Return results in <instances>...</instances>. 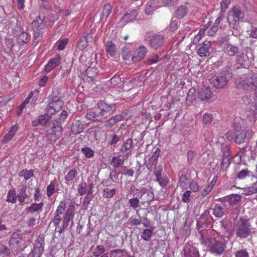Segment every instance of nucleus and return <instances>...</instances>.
<instances>
[{"label": "nucleus", "instance_id": "nucleus-1", "mask_svg": "<svg viewBox=\"0 0 257 257\" xmlns=\"http://www.w3.org/2000/svg\"><path fill=\"white\" fill-rule=\"evenodd\" d=\"M66 203L62 201L58 206L54 214L53 220V223L57 226H59L60 221L63 220L62 225L61 226L59 232L61 234L64 232L67 228L70 220H72L74 216L75 205L72 203L69 205L68 208L65 211Z\"/></svg>", "mask_w": 257, "mask_h": 257}, {"label": "nucleus", "instance_id": "nucleus-2", "mask_svg": "<svg viewBox=\"0 0 257 257\" xmlns=\"http://www.w3.org/2000/svg\"><path fill=\"white\" fill-rule=\"evenodd\" d=\"M99 108L94 110H90L86 114L88 120L100 121L109 117L116 110L114 104H108L105 102L100 101L98 103Z\"/></svg>", "mask_w": 257, "mask_h": 257}, {"label": "nucleus", "instance_id": "nucleus-3", "mask_svg": "<svg viewBox=\"0 0 257 257\" xmlns=\"http://www.w3.org/2000/svg\"><path fill=\"white\" fill-rule=\"evenodd\" d=\"M232 77L231 69L228 67L223 68L221 72L212 76L209 80L211 85L217 89L224 88Z\"/></svg>", "mask_w": 257, "mask_h": 257}, {"label": "nucleus", "instance_id": "nucleus-4", "mask_svg": "<svg viewBox=\"0 0 257 257\" xmlns=\"http://www.w3.org/2000/svg\"><path fill=\"white\" fill-rule=\"evenodd\" d=\"M234 230L237 237L240 239L247 237L251 232L249 220L240 217L235 224Z\"/></svg>", "mask_w": 257, "mask_h": 257}, {"label": "nucleus", "instance_id": "nucleus-5", "mask_svg": "<svg viewBox=\"0 0 257 257\" xmlns=\"http://www.w3.org/2000/svg\"><path fill=\"white\" fill-rule=\"evenodd\" d=\"M209 250L216 255H220L223 253L226 247V243L216 238L210 237L209 240Z\"/></svg>", "mask_w": 257, "mask_h": 257}, {"label": "nucleus", "instance_id": "nucleus-6", "mask_svg": "<svg viewBox=\"0 0 257 257\" xmlns=\"http://www.w3.org/2000/svg\"><path fill=\"white\" fill-rule=\"evenodd\" d=\"M212 217L210 214L209 209H206L201 215L197 222V227L207 228L212 225Z\"/></svg>", "mask_w": 257, "mask_h": 257}, {"label": "nucleus", "instance_id": "nucleus-7", "mask_svg": "<svg viewBox=\"0 0 257 257\" xmlns=\"http://www.w3.org/2000/svg\"><path fill=\"white\" fill-rule=\"evenodd\" d=\"M45 241L42 237L39 236L35 241L33 249L31 251V257H41L44 250Z\"/></svg>", "mask_w": 257, "mask_h": 257}, {"label": "nucleus", "instance_id": "nucleus-8", "mask_svg": "<svg viewBox=\"0 0 257 257\" xmlns=\"http://www.w3.org/2000/svg\"><path fill=\"white\" fill-rule=\"evenodd\" d=\"M63 105V102L62 100L56 97H53L47 105L46 111L48 112V114L53 115L62 109Z\"/></svg>", "mask_w": 257, "mask_h": 257}, {"label": "nucleus", "instance_id": "nucleus-9", "mask_svg": "<svg viewBox=\"0 0 257 257\" xmlns=\"http://www.w3.org/2000/svg\"><path fill=\"white\" fill-rule=\"evenodd\" d=\"M240 85L244 90L254 91L257 88V77L254 75L248 76L242 80Z\"/></svg>", "mask_w": 257, "mask_h": 257}, {"label": "nucleus", "instance_id": "nucleus-10", "mask_svg": "<svg viewBox=\"0 0 257 257\" xmlns=\"http://www.w3.org/2000/svg\"><path fill=\"white\" fill-rule=\"evenodd\" d=\"M228 21H229V20H232V21L234 22V23L232 24V28H234L236 23H238L239 20L242 19L244 16L243 12L239 7H233L228 12Z\"/></svg>", "mask_w": 257, "mask_h": 257}, {"label": "nucleus", "instance_id": "nucleus-11", "mask_svg": "<svg viewBox=\"0 0 257 257\" xmlns=\"http://www.w3.org/2000/svg\"><path fill=\"white\" fill-rule=\"evenodd\" d=\"M164 42L165 38L163 35L153 34L150 37L149 45L152 48L157 50L164 45Z\"/></svg>", "mask_w": 257, "mask_h": 257}, {"label": "nucleus", "instance_id": "nucleus-12", "mask_svg": "<svg viewBox=\"0 0 257 257\" xmlns=\"http://www.w3.org/2000/svg\"><path fill=\"white\" fill-rule=\"evenodd\" d=\"M89 66L85 71V75L84 79L91 85L95 84V79L97 76L98 71L95 67L92 66Z\"/></svg>", "mask_w": 257, "mask_h": 257}, {"label": "nucleus", "instance_id": "nucleus-13", "mask_svg": "<svg viewBox=\"0 0 257 257\" xmlns=\"http://www.w3.org/2000/svg\"><path fill=\"white\" fill-rule=\"evenodd\" d=\"M183 251L184 257H200L198 249L191 243L188 242L185 244Z\"/></svg>", "mask_w": 257, "mask_h": 257}, {"label": "nucleus", "instance_id": "nucleus-14", "mask_svg": "<svg viewBox=\"0 0 257 257\" xmlns=\"http://www.w3.org/2000/svg\"><path fill=\"white\" fill-rule=\"evenodd\" d=\"M222 48L225 54L230 57L235 56L239 51L238 46L228 43L223 44Z\"/></svg>", "mask_w": 257, "mask_h": 257}, {"label": "nucleus", "instance_id": "nucleus-15", "mask_svg": "<svg viewBox=\"0 0 257 257\" xmlns=\"http://www.w3.org/2000/svg\"><path fill=\"white\" fill-rule=\"evenodd\" d=\"M52 115L48 114L46 111L44 114L40 115L38 118L32 121V124L33 126H37L39 125L44 126L50 120Z\"/></svg>", "mask_w": 257, "mask_h": 257}, {"label": "nucleus", "instance_id": "nucleus-16", "mask_svg": "<svg viewBox=\"0 0 257 257\" xmlns=\"http://www.w3.org/2000/svg\"><path fill=\"white\" fill-rule=\"evenodd\" d=\"M210 42L205 41L202 43L198 49L197 53L200 57H207L210 55Z\"/></svg>", "mask_w": 257, "mask_h": 257}, {"label": "nucleus", "instance_id": "nucleus-17", "mask_svg": "<svg viewBox=\"0 0 257 257\" xmlns=\"http://www.w3.org/2000/svg\"><path fill=\"white\" fill-rule=\"evenodd\" d=\"M147 53V49L144 46H141L134 52L132 60L134 62H137L143 59Z\"/></svg>", "mask_w": 257, "mask_h": 257}, {"label": "nucleus", "instance_id": "nucleus-18", "mask_svg": "<svg viewBox=\"0 0 257 257\" xmlns=\"http://www.w3.org/2000/svg\"><path fill=\"white\" fill-rule=\"evenodd\" d=\"M249 135L250 133L248 132L242 130L236 135L235 142L238 144L247 143L250 138Z\"/></svg>", "mask_w": 257, "mask_h": 257}, {"label": "nucleus", "instance_id": "nucleus-19", "mask_svg": "<svg viewBox=\"0 0 257 257\" xmlns=\"http://www.w3.org/2000/svg\"><path fill=\"white\" fill-rule=\"evenodd\" d=\"M60 58L61 56L59 55H56L54 58L51 59L45 66V70L49 72L57 67L60 64Z\"/></svg>", "mask_w": 257, "mask_h": 257}, {"label": "nucleus", "instance_id": "nucleus-20", "mask_svg": "<svg viewBox=\"0 0 257 257\" xmlns=\"http://www.w3.org/2000/svg\"><path fill=\"white\" fill-rule=\"evenodd\" d=\"M220 225L223 230L228 233L227 237L229 238L233 235V231L232 222L227 219H223L219 222Z\"/></svg>", "mask_w": 257, "mask_h": 257}, {"label": "nucleus", "instance_id": "nucleus-21", "mask_svg": "<svg viewBox=\"0 0 257 257\" xmlns=\"http://www.w3.org/2000/svg\"><path fill=\"white\" fill-rule=\"evenodd\" d=\"M212 93L210 88L203 87L198 91V97L201 100H206L210 99Z\"/></svg>", "mask_w": 257, "mask_h": 257}, {"label": "nucleus", "instance_id": "nucleus-22", "mask_svg": "<svg viewBox=\"0 0 257 257\" xmlns=\"http://www.w3.org/2000/svg\"><path fill=\"white\" fill-rule=\"evenodd\" d=\"M198 233L197 236L199 238L200 242L202 244L204 245H207V240H209L210 238H208V231L206 228L202 227H197Z\"/></svg>", "mask_w": 257, "mask_h": 257}, {"label": "nucleus", "instance_id": "nucleus-23", "mask_svg": "<svg viewBox=\"0 0 257 257\" xmlns=\"http://www.w3.org/2000/svg\"><path fill=\"white\" fill-rule=\"evenodd\" d=\"M84 124L79 120H75L72 124L71 133L73 135L80 134L83 130Z\"/></svg>", "mask_w": 257, "mask_h": 257}, {"label": "nucleus", "instance_id": "nucleus-24", "mask_svg": "<svg viewBox=\"0 0 257 257\" xmlns=\"http://www.w3.org/2000/svg\"><path fill=\"white\" fill-rule=\"evenodd\" d=\"M140 82L139 79L136 78L132 79L128 82L122 80V88L124 91H130L131 89L136 88Z\"/></svg>", "mask_w": 257, "mask_h": 257}, {"label": "nucleus", "instance_id": "nucleus-25", "mask_svg": "<svg viewBox=\"0 0 257 257\" xmlns=\"http://www.w3.org/2000/svg\"><path fill=\"white\" fill-rule=\"evenodd\" d=\"M33 31H42L45 27L43 23V19L40 16L37 17L35 20L32 23Z\"/></svg>", "mask_w": 257, "mask_h": 257}, {"label": "nucleus", "instance_id": "nucleus-26", "mask_svg": "<svg viewBox=\"0 0 257 257\" xmlns=\"http://www.w3.org/2000/svg\"><path fill=\"white\" fill-rule=\"evenodd\" d=\"M236 176L239 179H243L246 177H250L253 180V181L256 182V178L254 177L253 173L248 169L241 170L237 173Z\"/></svg>", "mask_w": 257, "mask_h": 257}, {"label": "nucleus", "instance_id": "nucleus-27", "mask_svg": "<svg viewBox=\"0 0 257 257\" xmlns=\"http://www.w3.org/2000/svg\"><path fill=\"white\" fill-rule=\"evenodd\" d=\"M226 210L220 204H215L214 208H213V214L214 215L218 218L222 217L225 215Z\"/></svg>", "mask_w": 257, "mask_h": 257}, {"label": "nucleus", "instance_id": "nucleus-28", "mask_svg": "<svg viewBox=\"0 0 257 257\" xmlns=\"http://www.w3.org/2000/svg\"><path fill=\"white\" fill-rule=\"evenodd\" d=\"M52 130V134L54 135L57 138L60 137L62 135L63 129L62 124L58 121H54L53 122V126L51 127Z\"/></svg>", "mask_w": 257, "mask_h": 257}, {"label": "nucleus", "instance_id": "nucleus-29", "mask_svg": "<svg viewBox=\"0 0 257 257\" xmlns=\"http://www.w3.org/2000/svg\"><path fill=\"white\" fill-rule=\"evenodd\" d=\"M227 202L230 206L235 205L239 203L241 201V197L237 194H232L228 195Z\"/></svg>", "mask_w": 257, "mask_h": 257}, {"label": "nucleus", "instance_id": "nucleus-30", "mask_svg": "<svg viewBox=\"0 0 257 257\" xmlns=\"http://www.w3.org/2000/svg\"><path fill=\"white\" fill-rule=\"evenodd\" d=\"M30 35L25 31L19 35L17 38V43L19 45H24L30 41Z\"/></svg>", "mask_w": 257, "mask_h": 257}, {"label": "nucleus", "instance_id": "nucleus-31", "mask_svg": "<svg viewBox=\"0 0 257 257\" xmlns=\"http://www.w3.org/2000/svg\"><path fill=\"white\" fill-rule=\"evenodd\" d=\"M124 116H123L122 114L117 115L111 117L106 121L105 125L107 127H111L115 123L122 120Z\"/></svg>", "mask_w": 257, "mask_h": 257}, {"label": "nucleus", "instance_id": "nucleus-32", "mask_svg": "<svg viewBox=\"0 0 257 257\" xmlns=\"http://www.w3.org/2000/svg\"><path fill=\"white\" fill-rule=\"evenodd\" d=\"M26 189L27 185L23 184L17 195L18 200L21 203L24 202L25 199L28 197V195L26 193Z\"/></svg>", "mask_w": 257, "mask_h": 257}, {"label": "nucleus", "instance_id": "nucleus-33", "mask_svg": "<svg viewBox=\"0 0 257 257\" xmlns=\"http://www.w3.org/2000/svg\"><path fill=\"white\" fill-rule=\"evenodd\" d=\"M43 205V202H40L38 204L36 203H32L30 207L27 208L26 210L27 213L32 214L34 212L41 210Z\"/></svg>", "mask_w": 257, "mask_h": 257}, {"label": "nucleus", "instance_id": "nucleus-34", "mask_svg": "<svg viewBox=\"0 0 257 257\" xmlns=\"http://www.w3.org/2000/svg\"><path fill=\"white\" fill-rule=\"evenodd\" d=\"M22 241V237L17 232H14L12 234V237L10 239V246L18 245L20 246V243Z\"/></svg>", "mask_w": 257, "mask_h": 257}, {"label": "nucleus", "instance_id": "nucleus-35", "mask_svg": "<svg viewBox=\"0 0 257 257\" xmlns=\"http://www.w3.org/2000/svg\"><path fill=\"white\" fill-rule=\"evenodd\" d=\"M133 145V140L131 138L124 141L121 146L120 149V153L124 154L127 151L130 150Z\"/></svg>", "mask_w": 257, "mask_h": 257}, {"label": "nucleus", "instance_id": "nucleus-36", "mask_svg": "<svg viewBox=\"0 0 257 257\" xmlns=\"http://www.w3.org/2000/svg\"><path fill=\"white\" fill-rule=\"evenodd\" d=\"M161 150L159 148H157L153 153L152 157L149 158V165H150L151 167L156 165Z\"/></svg>", "mask_w": 257, "mask_h": 257}, {"label": "nucleus", "instance_id": "nucleus-37", "mask_svg": "<svg viewBox=\"0 0 257 257\" xmlns=\"http://www.w3.org/2000/svg\"><path fill=\"white\" fill-rule=\"evenodd\" d=\"M195 92L196 89L192 87L189 89L186 97V102L188 105H191L196 99Z\"/></svg>", "mask_w": 257, "mask_h": 257}, {"label": "nucleus", "instance_id": "nucleus-38", "mask_svg": "<svg viewBox=\"0 0 257 257\" xmlns=\"http://www.w3.org/2000/svg\"><path fill=\"white\" fill-rule=\"evenodd\" d=\"M137 16V13L135 11H133L130 13H126L122 18V20L126 22H132L136 20V18Z\"/></svg>", "mask_w": 257, "mask_h": 257}, {"label": "nucleus", "instance_id": "nucleus-39", "mask_svg": "<svg viewBox=\"0 0 257 257\" xmlns=\"http://www.w3.org/2000/svg\"><path fill=\"white\" fill-rule=\"evenodd\" d=\"M161 58L157 54H153L148 58V59L145 62L146 65H151L157 63L161 60Z\"/></svg>", "mask_w": 257, "mask_h": 257}, {"label": "nucleus", "instance_id": "nucleus-40", "mask_svg": "<svg viewBox=\"0 0 257 257\" xmlns=\"http://www.w3.org/2000/svg\"><path fill=\"white\" fill-rule=\"evenodd\" d=\"M187 12V7L185 6H181L179 7L175 11V15L178 18L181 19L186 16Z\"/></svg>", "mask_w": 257, "mask_h": 257}, {"label": "nucleus", "instance_id": "nucleus-41", "mask_svg": "<svg viewBox=\"0 0 257 257\" xmlns=\"http://www.w3.org/2000/svg\"><path fill=\"white\" fill-rule=\"evenodd\" d=\"M211 22H208L206 25H205L203 28H201L198 32V34L195 37L194 41L196 42H198L201 39L202 35H203L205 32V31L208 29V28L211 26Z\"/></svg>", "mask_w": 257, "mask_h": 257}, {"label": "nucleus", "instance_id": "nucleus-42", "mask_svg": "<svg viewBox=\"0 0 257 257\" xmlns=\"http://www.w3.org/2000/svg\"><path fill=\"white\" fill-rule=\"evenodd\" d=\"M116 192L115 188L110 189L108 188H104L102 191V196L106 198H112Z\"/></svg>", "mask_w": 257, "mask_h": 257}, {"label": "nucleus", "instance_id": "nucleus-43", "mask_svg": "<svg viewBox=\"0 0 257 257\" xmlns=\"http://www.w3.org/2000/svg\"><path fill=\"white\" fill-rule=\"evenodd\" d=\"M106 49L107 52L111 55L114 56L116 55V46L111 41L107 42L106 45Z\"/></svg>", "mask_w": 257, "mask_h": 257}, {"label": "nucleus", "instance_id": "nucleus-44", "mask_svg": "<svg viewBox=\"0 0 257 257\" xmlns=\"http://www.w3.org/2000/svg\"><path fill=\"white\" fill-rule=\"evenodd\" d=\"M124 163V160L120 158L119 156L113 157L111 161V164L114 168L116 169L119 167Z\"/></svg>", "mask_w": 257, "mask_h": 257}, {"label": "nucleus", "instance_id": "nucleus-45", "mask_svg": "<svg viewBox=\"0 0 257 257\" xmlns=\"http://www.w3.org/2000/svg\"><path fill=\"white\" fill-rule=\"evenodd\" d=\"M121 82H122V80H121V78L119 76L115 75L109 81L107 82L106 85H107L109 87H112Z\"/></svg>", "mask_w": 257, "mask_h": 257}, {"label": "nucleus", "instance_id": "nucleus-46", "mask_svg": "<svg viewBox=\"0 0 257 257\" xmlns=\"http://www.w3.org/2000/svg\"><path fill=\"white\" fill-rule=\"evenodd\" d=\"M17 195L16 191L14 189L9 190L7 196V201L12 203H16L17 202Z\"/></svg>", "mask_w": 257, "mask_h": 257}, {"label": "nucleus", "instance_id": "nucleus-47", "mask_svg": "<svg viewBox=\"0 0 257 257\" xmlns=\"http://www.w3.org/2000/svg\"><path fill=\"white\" fill-rule=\"evenodd\" d=\"M237 61L240 65L243 67H245L248 63V57L246 54L242 53L237 58Z\"/></svg>", "mask_w": 257, "mask_h": 257}, {"label": "nucleus", "instance_id": "nucleus-48", "mask_svg": "<svg viewBox=\"0 0 257 257\" xmlns=\"http://www.w3.org/2000/svg\"><path fill=\"white\" fill-rule=\"evenodd\" d=\"M156 181L162 187H165L169 183V179L167 176H162V175L156 177Z\"/></svg>", "mask_w": 257, "mask_h": 257}, {"label": "nucleus", "instance_id": "nucleus-49", "mask_svg": "<svg viewBox=\"0 0 257 257\" xmlns=\"http://www.w3.org/2000/svg\"><path fill=\"white\" fill-rule=\"evenodd\" d=\"M141 236V238L145 241L151 240L152 236V230L148 228L145 229Z\"/></svg>", "mask_w": 257, "mask_h": 257}, {"label": "nucleus", "instance_id": "nucleus-50", "mask_svg": "<svg viewBox=\"0 0 257 257\" xmlns=\"http://www.w3.org/2000/svg\"><path fill=\"white\" fill-rule=\"evenodd\" d=\"M105 250L104 246L101 245H99L96 246L93 252V255L95 257H98L104 254L103 253L105 252Z\"/></svg>", "mask_w": 257, "mask_h": 257}, {"label": "nucleus", "instance_id": "nucleus-51", "mask_svg": "<svg viewBox=\"0 0 257 257\" xmlns=\"http://www.w3.org/2000/svg\"><path fill=\"white\" fill-rule=\"evenodd\" d=\"M77 191L80 195L82 196L84 195L87 191L86 182H82L80 183L78 186Z\"/></svg>", "mask_w": 257, "mask_h": 257}, {"label": "nucleus", "instance_id": "nucleus-52", "mask_svg": "<svg viewBox=\"0 0 257 257\" xmlns=\"http://www.w3.org/2000/svg\"><path fill=\"white\" fill-rule=\"evenodd\" d=\"M144 196H147V198L143 199L142 203L145 202H150L153 200L154 198L153 193L152 192L145 191V192H144L143 194L141 195L140 198L142 199Z\"/></svg>", "mask_w": 257, "mask_h": 257}, {"label": "nucleus", "instance_id": "nucleus-53", "mask_svg": "<svg viewBox=\"0 0 257 257\" xmlns=\"http://www.w3.org/2000/svg\"><path fill=\"white\" fill-rule=\"evenodd\" d=\"M34 41L36 44L39 43L43 39V33L42 31H33Z\"/></svg>", "mask_w": 257, "mask_h": 257}, {"label": "nucleus", "instance_id": "nucleus-54", "mask_svg": "<svg viewBox=\"0 0 257 257\" xmlns=\"http://www.w3.org/2000/svg\"><path fill=\"white\" fill-rule=\"evenodd\" d=\"M19 175L20 177H24L25 180H28L33 175V173L31 170L28 171L27 170H23L19 173Z\"/></svg>", "mask_w": 257, "mask_h": 257}, {"label": "nucleus", "instance_id": "nucleus-55", "mask_svg": "<svg viewBox=\"0 0 257 257\" xmlns=\"http://www.w3.org/2000/svg\"><path fill=\"white\" fill-rule=\"evenodd\" d=\"M77 173L75 170L72 169L70 170L68 174L65 176V179L67 182H69L75 177Z\"/></svg>", "mask_w": 257, "mask_h": 257}, {"label": "nucleus", "instance_id": "nucleus-56", "mask_svg": "<svg viewBox=\"0 0 257 257\" xmlns=\"http://www.w3.org/2000/svg\"><path fill=\"white\" fill-rule=\"evenodd\" d=\"M81 151L86 158H90L93 157L94 155L93 151L90 148H83L81 149Z\"/></svg>", "mask_w": 257, "mask_h": 257}, {"label": "nucleus", "instance_id": "nucleus-57", "mask_svg": "<svg viewBox=\"0 0 257 257\" xmlns=\"http://www.w3.org/2000/svg\"><path fill=\"white\" fill-rule=\"evenodd\" d=\"M11 254V250L6 245L0 243V254L9 256Z\"/></svg>", "mask_w": 257, "mask_h": 257}, {"label": "nucleus", "instance_id": "nucleus-58", "mask_svg": "<svg viewBox=\"0 0 257 257\" xmlns=\"http://www.w3.org/2000/svg\"><path fill=\"white\" fill-rule=\"evenodd\" d=\"M68 116V112L66 110H63L61 113L59 115L58 118L54 120V121H58L60 122L61 124L62 123H64L65 121V119Z\"/></svg>", "mask_w": 257, "mask_h": 257}, {"label": "nucleus", "instance_id": "nucleus-59", "mask_svg": "<svg viewBox=\"0 0 257 257\" xmlns=\"http://www.w3.org/2000/svg\"><path fill=\"white\" fill-rule=\"evenodd\" d=\"M240 213V208L236 207L232 208L230 215L233 220H236Z\"/></svg>", "mask_w": 257, "mask_h": 257}, {"label": "nucleus", "instance_id": "nucleus-60", "mask_svg": "<svg viewBox=\"0 0 257 257\" xmlns=\"http://www.w3.org/2000/svg\"><path fill=\"white\" fill-rule=\"evenodd\" d=\"M124 251L121 249L112 250L110 252V257H122Z\"/></svg>", "mask_w": 257, "mask_h": 257}, {"label": "nucleus", "instance_id": "nucleus-61", "mask_svg": "<svg viewBox=\"0 0 257 257\" xmlns=\"http://www.w3.org/2000/svg\"><path fill=\"white\" fill-rule=\"evenodd\" d=\"M55 193V185L53 181L47 187V195L48 197L52 196Z\"/></svg>", "mask_w": 257, "mask_h": 257}, {"label": "nucleus", "instance_id": "nucleus-62", "mask_svg": "<svg viewBox=\"0 0 257 257\" xmlns=\"http://www.w3.org/2000/svg\"><path fill=\"white\" fill-rule=\"evenodd\" d=\"M231 163V158L227 159V158H222L221 168V169L223 171H225L229 167L230 164Z\"/></svg>", "mask_w": 257, "mask_h": 257}, {"label": "nucleus", "instance_id": "nucleus-63", "mask_svg": "<svg viewBox=\"0 0 257 257\" xmlns=\"http://www.w3.org/2000/svg\"><path fill=\"white\" fill-rule=\"evenodd\" d=\"M140 200L137 198H133L128 200L130 206L133 209H136L139 206Z\"/></svg>", "mask_w": 257, "mask_h": 257}, {"label": "nucleus", "instance_id": "nucleus-64", "mask_svg": "<svg viewBox=\"0 0 257 257\" xmlns=\"http://www.w3.org/2000/svg\"><path fill=\"white\" fill-rule=\"evenodd\" d=\"M235 257H249V254L245 249H240L235 253Z\"/></svg>", "mask_w": 257, "mask_h": 257}]
</instances>
